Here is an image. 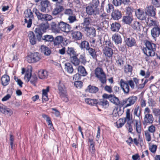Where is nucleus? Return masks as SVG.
Instances as JSON below:
<instances>
[{
	"mask_svg": "<svg viewBox=\"0 0 160 160\" xmlns=\"http://www.w3.org/2000/svg\"><path fill=\"white\" fill-rule=\"evenodd\" d=\"M133 114L139 119L133 120L134 128L138 133H140L141 131V126L139 119L140 117L141 116V112L140 108L139 106L137 105L135 106L133 110Z\"/></svg>",
	"mask_w": 160,
	"mask_h": 160,
	"instance_id": "f257e3e1",
	"label": "nucleus"
},
{
	"mask_svg": "<svg viewBox=\"0 0 160 160\" xmlns=\"http://www.w3.org/2000/svg\"><path fill=\"white\" fill-rule=\"evenodd\" d=\"M145 43L146 48L143 49L144 53L148 56H154L156 48V44L148 41H147Z\"/></svg>",
	"mask_w": 160,
	"mask_h": 160,
	"instance_id": "f03ea898",
	"label": "nucleus"
},
{
	"mask_svg": "<svg viewBox=\"0 0 160 160\" xmlns=\"http://www.w3.org/2000/svg\"><path fill=\"white\" fill-rule=\"evenodd\" d=\"M49 28V25L47 22L42 23L40 26L39 27L36 28L35 30V32L37 38V39L39 41L41 40L42 37L43 32L46 31Z\"/></svg>",
	"mask_w": 160,
	"mask_h": 160,
	"instance_id": "7ed1b4c3",
	"label": "nucleus"
},
{
	"mask_svg": "<svg viewBox=\"0 0 160 160\" xmlns=\"http://www.w3.org/2000/svg\"><path fill=\"white\" fill-rule=\"evenodd\" d=\"M41 58L40 54L35 52L28 54L26 58V60L29 63H35L39 61Z\"/></svg>",
	"mask_w": 160,
	"mask_h": 160,
	"instance_id": "20e7f679",
	"label": "nucleus"
},
{
	"mask_svg": "<svg viewBox=\"0 0 160 160\" xmlns=\"http://www.w3.org/2000/svg\"><path fill=\"white\" fill-rule=\"evenodd\" d=\"M150 109L148 107L145 109L144 113L143 124L146 126L148 124H152L154 121V118L152 114H150Z\"/></svg>",
	"mask_w": 160,
	"mask_h": 160,
	"instance_id": "39448f33",
	"label": "nucleus"
},
{
	"mask_svg": "<svg viewBox=\"0 0 160 160\" xmlns=\"http://www.w3.org/2000/svg\"><path fill=\"white\" fill-rule=\"evenodd\" d=\"M95 74L96 77L99 79L102 83H106V75L102 68H97L95 70Z\"/></svg>",
	"mask_w": 160,
	"mask_h": 160,
	"instance_id": "423d86ee",
	"label": "nucleus"
},
{
	"mask_svg": "<svg viewBox=\"0 0 160 160\" xmlns=\"http://www.w3.org/2000/svg\"><path fill=\"white\" fill-rule=\"evenodd\" d=\"M33 12L35 13L38 20L44 21H49L52 19L51 15L48 14H42L40 13L36 8H34Z\"/></svg>",
	"mask_w": 160,
	"mask_h": 160,
	"instance_id": "0eeeda50",
	"label": "nucleus"
},
{
	"mask_svg": "<svg viewBox=\"0 0 160 160\" xmlns=\"http://www.w3.org/2000/svg\"><path fill=\"white\" fill-rule=\"evenodd\" d=\"M108 19V16L105 13H103L100 15L99 20L100 22V24L99 28H108V22L107 20V19Z\"/></svg>",
	"mask_w": 160,
	"mask_h": 160,
	"instance_id": "6e6552de",
	"label": "nucleus"
},
{
	"mask_svg": "<svg viewBox=\"0 0 160 160\" xmlns=\"http://www.w3.org/2000/svg\"><path fill=\"white\" fill-rule=\"evenodd\" d=\"M139 80L135 78H133L132 80H128V84L132 89L135 88L137 89L142 88L144 86V84L138 85Z\"/></svg>",
	"mask_w": 160,
	"mask_h": 160,
	"instance_id": "1a4fd4ad",
	"label": "nucleus"
},
{
	"mask_svg": "<svg viewBox=\"0 0 160 160\" xmlns=\"http://www.w3.org/2000/svg\"><path fill=\"white\" fill-rule=\"evenodd\" d=\"M137 98L136 96H132L123 100L122 105H124V108H127L133 105L137 101Z\"/></svg>",
	"mask_w": 160,
	"mask_h": 160,
	"instance_id": "9d476101",
	"label": "nucleus"
},
{
	"mask_svg": "<svg viewBox=\"0 0 160 160\" xmlns=\"http://www.w3.org/2000/svg\"><path fill=\"white\" fill-rule=\"evenodd\" d=\"M102 97L104 98L108 99L111 102L115 105H118L120 103L118 98L114 95L104 93Z\"/></svg>",
	"mask_w": 160,
	"mask_h": 160,
	"instance_id": "9b49d317",
	"label": "nucleus"
},
{
	"mask_svg": "<svg viewBox=\"0 0 160 160\" xmlns=\"http://www.w3.org/2000/svg\"><path fill=\"white\" fill-rule=\"evenodd\" d=\"M58 27L59 30L66 32H69L71 30L70 25L62 21L58 24Z\"/></svg>",
	"mask_w": 160,
	"mask_h": 160,
	"instance_id": "f8f14e48",
	"label": "nucleus"
},
{
	"mask_svg": "<svg viewBox=\"0 0 160 160\" xmlns=\"http://www.w3.org/2000/svg\"><path fill=\"white\" fill-rule=\"evenodd\" d=\"M135 15L137 18L142 21L145 20L147 18V14L142 9L139 8L135 11Z\"/></svg>",
	"mask_w": 160,
	"mask_h": 160,
	"instance_id": "ddd939ff",
	"label": "nucleus"
},
{
	"mask_svg": "<svg viewBox=\"0 0 160 160\" xmlns=\"http://www.w3.org/2000/svg\"><path fill=\"white\" fill-rule=\"evenodd\" d=\"M145 10L147 15L152 17H154L156 15V9L153 6H147Z\"/></svg>",
	"mask_w": 160,
	"mask_h": 160,
	"instance_id": "4468645a",
	"label": "nucleus"
},
{
	"mask_svg": "<svg viewBox=\"0 0 160 160\" xmlns=\"http://www.w3.org/2000/svg\"><path fill=\"white\" fill-rule=\"evenodd\" d=\"M86 12L87 14L90 15H97L99 13L98 9H96L90 4L86 7Z\"/></svg>",
	"mask_w": 160,
	"mask_h": 160,
	"instance_id": "2eb2a0df",
	"label": "nucleus"
},
{
	"mask_svg": "<svg viewBox=\"0 0 160 160\" xmlns=\"http://www.w3.org/2000/svg\"><path fill=\"white\" fill-rule=\"evenodd\" d=\"M151 36L156 40L160 34V26L154 27L151 30Z\"/></svg>",
	"mask_w": 160,
	"mask_h": 160,
	"instance_id": "dca6fc26",
	"label": "nucleus"
},
{
	"mask_svg": "<svg viewBox=\"0 0 160 160\" xmlns=\"http://www.w3.org/2000/svg\"><path fill=\"white\" fill-rule=\"evenodd\" d=\"M84 29L87 32L86 34L88 36L92 38L96 36V30L94 28L92 27H86Z\"/></svg>",
	"mask_w": 160,
	"mask_h": 160,
	"instance_id": "f3484780",
	"label": "nucleus"
},
{
	"mask_svg": "<svg viewBox=\"0 0 160 160\" xmlns=\"http://www.w3.org/2000/svg\"><path fill=\"white\" fill-rule=\"evenodd\" d=\"M126 45L128 47H131L136 45V41L135 39L131 37L126 38L124 39Z\"/></svg>",
	"mask_w": 160,
	"mask_h": 160,
	"instance_id": "a211bd4d",
	"label": "nucleus"
},
{
	"mask_svg": "<svg viewBox=\"0 0 160 160\" xmlns=\"http://www.w3.org/2000/svg\"><path fill=\"white\" fill-rule=\"evenodd\" d=\"M103 51L105 56L108 58H111L113 53L112 49L107 46H103Z\"/></svg>",
	"mask_w": 160,
	"mask_h": 160,
	"instance_id": "6ab92c4d",
	"label": "nucleus"
},
{
	"mask_svg": "<svg viewBox=\"0 0 160 160\" xmlns=\"http://www.w3.org/2000/svg\"><path fill=\"white\" fill-rule=\"evenodd\" d=\"M120 86L124 92L126 93H128L129 91V87L128 84L122 79L120 80Z\"/></svg>",
	"mask_w": 160,
	"mask_h": 160,
	"instance_id": "aec40b11",
	"label": "nucleus"
},
{
	"mask_svg": "<svg viewBox=\"0 0 160 160\" xmlns=\"http://www.w3.org/2000/svg\"><path fill=\"white\" fill-rule=\"evenodd\" d=\"M28 37L30 43L32 45L36 44V39L35 36L32 32L30 31L28 33Z\"/></svg>",
	"mask_w": 160,
	"mask_h": 160,
	"instance_id": "412c9836",
	"label": "nucleus"
},
{
	"mask_svg": "<svg viewBox=\"0 0 160 160\" xmlns=\"http://www.w3.org/2000/svg\"><path fill=\"white\" fill-rule=\"evenodd\" d=\"M2 84L3 86L5 87L8 85L10 81L9 77L7 75L2 76L1 78Z\"/></svg>",
	"mask_w": 160,
	"mask_h": 160,
	"instance_id": "4be33fe9",
	"label": "nucleus"
},
{
	"mask_svg": "<svg viewBox=\"0 0 160 160\" xmlns=\"http://www.w3.org/2000/svg\"><path fill=\"white\" fill-rule=\"evenodd\" d=\"M112 18L115 20H118L122 17L121 12L118 10H114L112 13Z\"/></svg>",
	"mask_w": 160,
	"mask_h": 160,
	"instance_id": "5701e85b",
	"label": "nucleus"
},
{
	"mask_svg": "<svg viewBox=\"0 0 160 160\" xmlns=\"http://www.w3.org/2000/svg\"><path fill=\"white\" fill-rule=\"evenodd\" d=\"M0 112L8 116H11L13 114V111L12 110L8 108H5L1 106H0Z\"/></svg>",
	"mask_w": 160,
	"mask_h": 160,
	"instance_id": "b1692460",
	"label": "nucleus"
},
{
	"mask_svg": "<svg viewBox=\"0 0 160 160\" xmlns=\"http://www.w3.org/2000/svg\"><path fill=\"white\" fill-rule=\"evenodd\" d=\"M58 88L59 91V94L64 93L67 92L66 88L63 82L60 81L58 86Z\"/></svg>",
	"mask_w": 160,
	"mask_h": 160,
	"instance_id": "393cba45",
	"label": "nucleus"
},
{
	"mask_svg": "<svg viewBox=\"0 0 160 160\" xmlns=\"http://www.w3.org/2000/svg\"><path fill=\"white\" fill-rule=\"evenodd\" d=\"M127 123H132L133 122L132 116L130 113V109H128L126 111V117L124 118Z\"/></svg>",
	"mask_w": 160,
	"mask_h": 160,
	"instance_id": "a878e982",
	"label": "nucleus"
},
{
	"mask_svg": "<svg viewBox=\"0 0 160 160\" xmlns=\"http://www.w3.org/2000/svg\"><path fill=\"white\" fill-rule=\"evenodd\" d=\"M85 102L87 104L91 106L96 105L98 103L97 99L90 98H85Z\"/></svg>",
	"mask_w": 160,
	"mask_h": 160,
	"instance_id": "bb28decb",
	"label": "nucleus"
},
{
	"mask_svg": "<svg viewBox=\"0 0 160 160\" xmlns=\"http://www.w3.org/2000/svg\"><path fill=\"white\" fill-rule=\"evenodd\" d=\"M133 16L132 15L123 16L122 18V21L127 24H130L133 20Z\"/></svg>",
	"mask_w": 160,
	"mask_h": 160,
	"instance_id": "cd10ccee",
	"label": "nucleus"
},
{
	"mask_svg": "<svg viewBox=\"0 0 160 160\" xmlns=\"http://www.w3.org/2000/svg\"><path fill=\"white\" fill-rule=\"evenodd\" d=\"M63 39V37L62 36L56 37L53 40L54 46H58L62 42Z\"/></svg>",
	"mask_w": 160,
	"mask_h": 160,
	"instance_id": "c85d7f7f",
	"label": "nucleus"
},
{
	"mask_svg": "<svg viewBox=\"0 0 160 160\" xmlns=\"http://www.w3.org/2000/svg\"><path fill=\"white\" fill-rule=\"evenodd\" d=\"M42 117L44 119H46L47 122L48 123V125L49 126V128L52 130L53 129L52 124L51 120L50 118L48 117L47 115L45 114H43L42 115Z\"/></svg>",
	"mask_w": 160,
	"mask_h": 160,
	"instance_id": "c756f323",
	"label": "nucleus"
},
{
	"mask_svg": "<svg viewBox=\"0 0 160 160\" xmlns=\"http://www.w3.org/2000/svg\"><path fill=\"white\" fill-rule=\"evenodd\" d=\"M65 69L68 73L72 74L73 72V68L72 65L69 62L66 63L65 64Z\"/></svg>",
	"mask_w": 160,
	"mask_h": 160,
	"instance_id": "7c9ffc66",
	"label": "nucleus"
},
{
	"mask_svg": "<svg viewBox=\"0 0 160 160\" xmlns=\"http://www.w3.org/2000/svg\"><path fill=\"white\" fill-rule=\"evenodd\" d=\"M66 52L70 56V58L76 56V52L74 48L72 47H68L66 50Z\"/></svg>",
	"mask_w": 160,
	"mask_h": 160,
	"instance_id": "2f4dec72",
	"label": "nucleus"
},
{
	"mask_svg": "<svg viewBox=\"0 0 160 160\" xmlns=\"http://www.w3.org/2000/svg\"><path fill=\"white\" fill-rule=\"evenodd\" d=\"M72 35L73 38L77 40L81 39L82 36V35L81 32L79 31L74 32L72 33Z\"/></svg>",
	"mask_w": 160,
	"mask_h": 160,
	"instance_id": "473e14b6",
	"label": "nucleus"
},
{
	"mask_svg": "<svg viewBox=\"0 0 160 160\" xmlns=\"http://www.w3.org/2000/svg\"><path fill=\"white\" fill-rule=\"evenodd\" d=\"M112 38L113 41L116 44H118L121 43L122 42V39L121 36L118 34H115L113 35Z\"/></svg>",
	"mask_w": 160,
	"mask_h": 160,
	"instance_id": "72a5a7b5",
	"label": "nucleus"
},
{
	"mask_svg": "<svg viewBox=\"0 0 160 160\" xmlns=\"http://www.w3.org/2000/svg\"><path fill=\"white\" fill-rule=\"evenodd\" d=\"M41 51L42 53L46 55H48L51 53V51L50 49L44 45L41 46Z\"/></svg>",
	"mask_w": 160,
	"mask_h": 160,
	"instance_id": "f704fd0d",
	"label": "nucleus"
},
{
	"mask_svg": "<svg viewBox=\"0 0 160 160\" xmlns=\"http://www.w3.org/2000/svg\"><path fill=\"white\" fill-rule=\"evenodd\" d=\"M49 87H47L46 89L42 90V100L43 101H47L48 99L47 93L49 92Z\"/></svg>",
	"mask_w": 160,
	"mask_h": 160,
	"instance_id": "c9c22d12",
	"label": "nucleus"
},
{
	"mask_svg": "<svg viewBox=\"0 0 160 160\" xmlns=\"http://www.w3.org/2000/svg\"><path fill=\"white\" fill-rule=\"evenodd\" d=\"M91 19L89 18H86L84 20V22L82 23V27L83 29H85V28L89 27V26L90 24Z\"/></svg>",
	"mask_w": 160,
	"mask_h": 160,
	"instance_id": "e433bc0d",
	"label": "nucleus"
},
{
	"mask_svg": "<svg viewBox=\"0 0 160 160\" xmlns=\"http://www.w3.org/2000/svg\"><path fill=\"white\" fill-rule=\"evenodd\" d=\"M120 27V25L118 23L115 22L111 25V29L113 32L118 31Z\"/></svg>",
	"mask_w": 160,
	"mask_h": 160,
	"instance_id": "4c0bfd02",
	"label": "nucleus"
},
{
	"mask_svg": "<svg viewBox=\"0 0 160 160\" xmlns=\"http://www.w3.org/2000/svg\"><path fill=\"white\" fill-rule=\"evenodd\" d=\"M64 9L63 7L60 5L57 6L53 11V14L54 15H57Z\"/></svg>",
	"mask_w": 160,
	"mask_h": 160,
	"instance_id": "58836bf2",
	"label": "nucleus"
},
{
	"mask_svg": "<svg viewBox=\"0 0 160 160\" xmlns=\"http://www.w3.org/2000/svg\"><path fill=\"white\" fill-rule=\"evenodd\" d=\"M148 20L147 21V22L148 24V25L151 27L153 26L154 27H157L160 26L158 22L156 20H153L152 19L150 20H149V18H148Z\"/></svg>",
	"mask_w": 160,
	"mask_h": 160,
	"instance_id": "ea45409f",
	"label": "nucleus"
},
{
	"mask_svg": "<svg viewBox=\"0 0 160 160\" xmlns=\"http://www.w3.org/2000/svg\"><path fill=\"white\" fill-rule=\"evenodd\" d=\"M87 90L90 93H96L98 91V88L95 86L89 85L88 87Z\"/></svg>",
	"mask_w": 160,
	"mask_h": 160,
	"instance_id": "a19ab883",
	"label": "nucleus"
},
{
	"mask_svg": "<svg viewBox=\"0 0 160 160\" xmlns=\"http://www.w3.org/2000/svg\"><path fill=\"white\" fill-rule=\"evenodd\" d=\"M78 72L82 76H84L87 75V72L85 70L84 67L79 66L78 68Z\"/></svg>",
	"mask_w": 160,
	"mask_h": 160,
	"instance_id": "79ce46f5",
	"label": "nucleus"
},
{
	"mask_svg": "<svg viewBox=\"0 0 160 160\" xmlns=\"http://www.w3.org/2000/svg\"><path fill=\"white\" fill-rule=\"evenodd\" d=\"M47 72L46 71L41 70L39 72L38 76L40 79H44L47 77Z\"/></svg>",
	"mask_w": 160,
	"mask_h": 160,
	"instance_id": "37998d69",
	"label": "nucleus"
},
{
	"mask_svg": "<svg viewBox=\"0 0 160 160\" xmlns=\"http://www.w3.org/2000/svg\"><path fill=\"white\" fill-rule=\"evenodd\" d=\"M70 60L71 62L75 66H78L79 64L80 61L76 56L71 57L70 58Z\"/></svg>",
	"mask_w": 160,
	"mask_h": 160,
	"instance_id": "c03bdc74",
	"label": "nucleus"
},
{
	"mask_svg": "<svg viewBox=\"0 0 160 160\" xmlns=\"http://www.w3.org/2000/svg\"><path fill=\"white\" fill-rule=\"evenodd\" d=\"M42 39L46 42H52L53 40V37L52 35H47L42 37Z\"/></svg>",
	"mask_w": 160,
	"mask_h": 160,
	"instance_id": "a18cd8bd",
	"label": "nucleus"
},
{
	"mask_svg": "<svg viewBox=\"0 0 160 160\" xmlns=\"http://www.w3.org/2000/svg\"><path fill=\"white\" fill-rule=\"evenodd\" d=\"M126 121L124 118H120L117 123V127L118 128L122 127L125 124Z\"/></svg>",
	"mask_w": 160,
	"mask_h": 160,
	"instance_id": "49530a36",
	"label": "nucleus"
},
{
	"mask_svg": "<svg viewBox=\"0 0 160 160\" xmlns=\"http://www.w3.org/2000/svg\"><path fill=\"white\" fill-rule=\"evenodd\" d=\"M99 105L102 106L104 108H106L109 106L108 102L106 100L103 99L98 103Z\"/></svg>",
	"mask_w": 160,
	"mask_h": 160,
	"instance_id": "de8ad7c7",
	"label": "nucleus"
},
{
	"mask_svg": "<svg viewBox=\"0 0 160 160\" xmlns=\"http://www.w3.org/2000/svg\"><path fill=\"white\" fill-rule=\"evenodd\" d=\"M120 112L121 109L120 108H115L113 110L112 115L115 117L119 116L122 114V113Z\"/></svg>",
	"mask_w": 160,
	"mask_h": 160,
	"instance_id": "09e8293b",
	"label": "nucleus"
},
{
	"mask_svg": "<svg viewBox=\"0 0 160 160\" xmlns=\"http://www.w3.org/2000/svg\"><path fill=\"white\" fill-rule=\"evenodd\" d=\"M87 50H88V52L90 55L93 58H96V52L94 49L89 47Z\"/></svg>",
	"mask_w": 160,
	"mask_h": 160,
	"instance_id": "8fccbe9b",
	"label": "nucleus"
},
{
	"mask_svg": "<svg viewBox=\"0 0 160 160\" xmlns=\"http://www.w3.org/2000/svg\"><path fill=\"white\" fill-rule=\"evenodd\" d=\"M140 24L139 22L137 21L134 22L132 25V28L135 30L139 31L140 30Z\"/></svg>",
	"mask_w": 160,
	"mask_h": 160,
	"instance_id": "3c124183",
	"label": "nucleus"
},
{
	"mask_svg": "<svg viewBox=\"0 0 160 160\" xmlns=\"http://www.w3.org/2000/svg\"><path fill=\"white\" fill-rule=\"evenodd\" d=\"M103 46H107L111 48H115L113 44L110 40H106L104 42Z\"/></svg>",
	"mask_w": 160,
	"mask_h": 160,
	"instance_id": "603ef678",
	"label": "nucleus"
},
{
	"mask_svg": "<svg viewBox=\"0 0 160 160\" xmlns=\"http://www.w3.org/2000/svg\"><path fill=\"white\" fill-rule=\"evenodd\" d=\"M31 76H32L31 70L27 71L26 72L24 78L26 82H28L29 81L30 79L31 78Z\"/></svg>",
	"mask_w": 160,
	"mask_h": 160,
	"instance_id": "864d4df0",
	"label": "nucleus"
},
{
	"mask_svg": "<svg viewBox=\"0 0 160 160\" xmlns=\"http://www.w3.org/2000/svg\"><path fill=\"white\" fill-rule=\"evenodd\" d=\"M80 47L82 49L85 48L87 50L89 47V44L88 42L84 41L82 42Z\"/></svg>",
	"mask_w": 160,
	"mask_h": 160,
	"instance_id": "5fc2aeb1",
	"label": "nucleus"
},
{
	"mask_svg": "<svg viewBox=\"0 0 160 160\" xmlns=\"http://www.w3.org/2000/svg\"><path fill=\"white\" fill-rule=\"evenodd\" d=\"M68 19L70 23H72L77 21L76 17L74 14L69 16Z\"/></svg>",
	"mask_w": 160,
	"mask_h": 160,
	"instance_id": "6e6d98bb",
	"label": "nucleus"
},
{
	"mask_svg": "<svg viewBox=\"0 0 160 160\" xmlns=\"http://www.w3.org/2000/svg\"><path fill=\"white\" fill-rule=\"evenodd\" d=\"M99 4V2L98 0H92V2L90 4V5L96 9H98V8Z\"/></svg>",
	"mask_w": 160,
	"mask_h": 160,
	"instance_id": "4d7b16f0",
	"label": "nucleus"
},
{
	"mask_svg": "<svg viewBox=\"0 0 160 160\" xmlns=\"http://www.w3.org/2000/svg\"><path fill=\"white\" fill-rule=\"evenodd\" d=\"M60 97L61 98L62 100L65 102H67L68 101V97L67 92L61 94H60Z\"/></svg>",
	"mask_w": 160,
	"mask_h": 160,
	"instance_id": "13d9d810",
	"label": "nucleus"
},
{
	"mask_svg": "<svg viewBox=\"0 0 160 160\" xmlns=\"http://www.w3.org/2000/svg\"><path fill=\"white\" fill-rule=\"evenodd\" d=\"M64 13L68 16L74 14L73 10L70 8L66 9L64 11Z\"/></svg>",
	"mask_w": 160,
	"mask_h": 160,
	"instance_id": "bf43d9fd",
	"label": "nucleus"
},
{
	"mask_svg": "<svg viewBox=\"0 0 160 160\" xmlns=\"http://www.w3.org/2000/svg\"><path fill=\"white\" fill-rule=\"evenodd\" d=\"M145 134L146 140L148 142L150 141L151 140V137L150 133L148 131H145Z\"/></svg>",
	"mask_w": 160,
	"mask_h": 160,
	"instance_id": "052dcab7",
	"label": "nucleus"
},
{
	"mask_svg": "<svg viewBox=\"0 0 160 160\" xmlns=\"http://www.w3.org/2000/svg\"><path fill=\"white\" fill-rule=\"evenodd\" d=\"M132 67L129 65H127L125 66L124 71L126 73L131 72L132 71Z\"/></svg>",
	"mask_w": 160,
	"mask_h": 160,
	"instance_id": "680f3d73",
	"label": "nucleus"
},
{
	"mask_svg": "<svg viewBox=\"0 0 160 160\" xmlns=\"http://www.w3.org/2000/svg\"><path fill=\"white\" fill-rule=\"evenodd\" d=\"M157 146L156 145H150L149 146V149L152 153H154L157 149Z\"/></svg>",
	"mask_w": 160,
	"mask_h": 160,
	"instance_id": "e2e57ef3",
	"label": "nucleus"
},
{
	"mask_svg": "<svg viewBox=\"0 0 160 160\" xmlns=\"http://www.w3.org/2000/svg\"><path fill=\"white\" fill-rule=\"evenodd\" d=\"M30 82L32 84L35 85V83L36 82L37 78L36 75H32L30 78Z\"/></svg>",
	"mask_w": 160,
	"mask_h": 160,
	"instance_id": "0e129e2a",
	"label": "nucleus"
},
{
	"mask_svg": "<svg viewBox=\"0 0 160 160\" xmlns=\"http://www.w3.org/2000/svg\"><path fill=\"white\" fill-rule=\"evenodd\" d=\"M152 3L157 7H160V0H152Z\"/></svg>",
	"mask_w": 160,
	"mask_h": 160,
	"instance_id": "69168bd1",
	"label": "nucleus"
},
{
	"mask_svg": "<svg viewBox=\"0 0 160 160\" xmlns=\"http://www.w3.org/2000/svg\"><path fill=\"white\" fill-rule=\"evenodd\" d=\"M152 112L156 116H160V110L159 109L153 108Z\"/></svg>",
	"mask_w": 160,
	"mask_h": 160,
	"instance_id": "338daca9",
	"label": "nucleus"
},
{
	"mask_svg": "<svg viewBox=\"0 0 160 160\" xmlns=\"http://www.w3.org/2000/svg\"><path fill=\"white\" fill-rule=\"evenodd\" d=\"M147 131H148L150 133L151 132L153 134L155 131V127L153 125H152L148 127V130Z\"/></svg>",
	"mask_w": 160,
	"mask_h": 160,
	"instance_id": "774afa93",
	"label": "nucleus"
}]
</instances>
